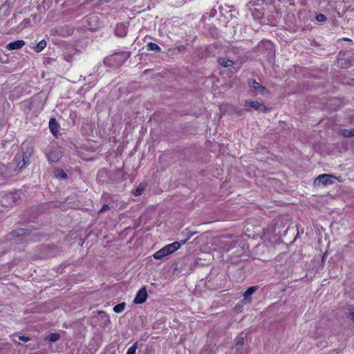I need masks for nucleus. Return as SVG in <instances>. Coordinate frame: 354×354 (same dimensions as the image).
I'll list each match as a JSON object with an SVG mask.
<instances>
[{
    "instance_id": "obj_1",
    "label": "nucleus",
    "mask_w": 354,
    "mask_h": 354,
    "mask_svg": "<svg viewBox=\"0 0 354 354\" xmlns=\"http://www.w3.org/2000/svg\"><path fill=\"white\" fill-rule=\"evenodd\" d=\"M180 247V244L179 242L176 241L172 243L168 244L159 250L158 251L156 252L153 254V258L155 259H160L173 252L178 250Z\"/></svg>"
},
{
    "instance_id": "obj_2",
    "label": "nucleus",
    "mask_w": 354,
    "mask_h": 354,
    "mask_svg": "<svg viewBox=\"0 0 354 354\" xmlns=\"http://www.w3.org/2000/svg\"><path fill=\"white\" fill-rule=\"evenodd\" d=\"M337 178L331 174H321L315 180V184L317 185H323L324 186L334 183Z\"/></svg>"
},
{
    "instance_id": "obj_3",
    "label": "nucleus",
    "mask_w": 354,
    "mask_h": 354,
    "mask_svg": "<svg viewBox=\"0 0 354 354\" xmlns=\"http://www.w3.org/2000/svg\"><path fill=\"white\" fill-rule=\"evenodd\" d=\"M248 85L251 88H253L257 93L261 95H267L269 93L268 90L263 86H261L259 82L254 80H249Z\"/></svg>"
},
{
    "instance_id": "obj_4",
    "label": "nucleus",
    "mask_w": 354,
    "mask_h": 354,
    "mask_svg": "<svg viewBox=\"0 0 354 354\" xmlns=\"http://www.w3.org/2000/svg\"><path fill=\"white\" fill-rule=\"evenodd\" d=\"M245 104L246 106H249L250 107L257 111H260L263 112H266L268 111L267 107L263 104L257 101L246 100Z\"/></svg>"
},
{
    "instance_id": "obj_5",
    "label": "nucleus",
    "mask_w": 354,
    "mask_h": 354,
    "mask_svg": "<svg viewBox=\"0 0 354 354\" xmlns=\"http://www.w3.org/2000/svg\"><path fill=\"white\" fill-rule=\"evenodd\" d=\"M147 298V292L145 287L142 288L140 289L138 292L137 293L136 297L134 298V303L135 304H142L144 303Z\"/></svg>"
},
{
    "instance_id": "obj_6",
    "label": "nucleus",
    "mask_w": 354,
    "mask_h": 354,
    "mask_svg": "<svg viewBox=\"0 0 354 354\" xmlns=\"http://www.w3.org/2000/svg\"><path fill=\"white\" fill-rule=\"evenodd\" d=\"M24 45L25 41L24 40H17L8 44L6 48L9 50H16L22 48Z\"/></svg>"
},
{
    "instance_id": "obj_7",
    "label": "nucleus",
    "mask_w": 354,
    "mask_h": 354,
    "mask_svg": "<svg viewBox=\"0 0 354 354\" xmlns=\"http://www.w3.org/2000/svg\"><path fill=\"white\" fill-rule=\"evenodd\" d=\"M62 158V153L59 151H52L48 154V159L50 162H56Z\"/></svg>"
},
{
    "instance_id": "obj_8",
    "label": "nucleus",
    "mask_w": 354,
    "mask_h": 354,
    "mask_svg": "<svg viewBox=\"0 0 354 354\" xmlns=\"http://www.w3.org/2000/svg\"><path fill=\"white\" fill-rule=\"evenodd\" d=\"M257 290V286H251L243 294V301L245 303L250 302L251 301L250 296Z\"/></svg>"
},
{
    "instance_id": "obj_9",
    "label": "nucleus",
    "mask_w": 354,
    "mask_h": 354,
    "mask_svg": "<svg viewBox=\"0 0 354 354\" xmlns=\"http://www.w3.org/2000/svg\"><path fill=\"white\" fill-rule=\"evenodd\" d=\"M49 129L53 135L58 131V123L55 118H51L49 121Z\"/></svg>"
},
{
    "instance_id": "obj_10",
    "label": "nucleus",
    "mask_w": 354,
    "mask_h": 354,
    "mask_svg": "<svg viewBox=\"0 0 354 354\" xmlns=\"http://www.w3.org/2000/svg\"><path fill=\"white\" fill-rule=\"evenodd\" d=\"M115 34L120 37H123L127 34L126 26L123 24H118L115 28Z\"/></svg>"
},
{
    "instance_id": "obj_11",
    "label": "nucleus",
    "mask_w": 354,
    "mask_h": 354,
    "mask_svg": "<svg viewBox=\"0 0 354 354\" xmlns=\"http://www.w3.org/2000/svg\"><path fill=\"white\" fill-rule=\"evenodd\" d=\"M218 62L220 65L224 67H230L232 66L233 62L225 57H221L218 59Z\"/></svg>"
},
{
    "instance_id": "obj_12",
    "label": "nucleus",
    "mask_w": 354,
    "mask_h": 354,
    "mask_svg": "<svg viewBox=\"0 0 354 354\" xmlns=\"http://www.w3.org/2000/svg\"><path fill=\"white\" fill-rule=\"evenodd\" d=\"M146 187V183H140L138 187L135 189V191L133 192V195L135 196H138L142 194L143 191L145 190Z\"/></svg>"
},
{
    "instance_id": "obj_13",
    "label": "nucleus",
    "mask_w": 354,
    "mask_h": 354,
    "mask_svg": "<svg viewBox=\"0 0 354 354\" xmlns=\"http://www.w3.org/2000/svg\"><path fill=\"white\" fill-rule=\"evenodd\" d=\"M59 334L57 333H50L46 337V339H48L50 342H55L59 339Z\"/></svg>"
},
{
    "instance_id": "obj_14",
    "label": "nucleus",
    "mask_w": 354,
    "mask_h": 354,
    "mask_svg": "<svg viewBox=\"0 0 354 354\" xmlns=\"http://www.w3.org/2000/svg\"><path fill=\"white\" fill-rule=\"evenodd\" d=\"M46 46V41L45 40H41L35 48V50L37 53L41 52Z\"/></svg>"
},
{
    "instance_id": "obj_15",
    "label": "nucleus",
    "mask_w": 354,
    "mask_h": 354,
    "mask_svg": "<svg viewBox=\"0 0 354 354\" xmlns=\"http://www.w3.org/2000/svg\"><path fill=\"white\" fill-rule=\"evenodd\" d=\"M147 50L151 51L158 52L160 50V48L158 44L153 42H149L147 44Z\"/></svg>"
},
{
    "instance_id": "obj_16",
    "label": "nucleus",
    "mask_w": 354,
    "mask_h": 354,
    "mask_svg": "<svg viewBox=\"0 0 354 354\" xmlns=\"http://www.w3.org/2000/svg\"><path fill=\"white\" fill-rule=\"evenodd\" d=\"M54 176L56 177V178H64V179H66L67 178V174L66 173L62 170V169H57L54 171Z\"/></svg>"
},
{
    "instance_id": "obj_17",
    "label": "nucleus",
    "mask_w": 354,
    "mask_h": 354,
    "mask_svg": "<svg viewBox=\"0 0 354 354\" xmlns=\"http://www.w3.org/2000/svg\"><path fill=\"white\" fill-rule=\"evenodd\" d=\"M125 308V303H120L114 306L113 310L115 313H119L122 312Z\"/></svg>"
},
{
    "instance_id": "obj_18",
    "label": "nucleus",
    "mask_w": 354,
    "mask_h": 354,
    "mask_svg": "<svg viewBox=\"0 0 354 354\" xmlns=\"http://www.w3.org/2000/svg\"><path fill=\"white\" fill-rule=\"evenodd\" d=\"M138 347V343H134L129 349L127 350V354H135L136 351Z\"/></svg>"
},
{
    "instance_id": "obj_19",
    "label": "nucleus",
    "mask_w": 354,
    "mask_h": 354,
    "mask_svg": "<svg viewBox=\"0 0 354 354\" xmlns=\"http://www.w3.org/2000/svg\"><path fill=\"white\" fill-rule=\"evenodd\" d=\"M340 133L344 137H351V129H342Z\"/></svg>"
},
{
    "instance_id": "obj_20",
    "label": "nucleus",
    "mask_w": 354,
    "mask_h": 354,
    "mask_svg": "<svg viewBox=\"0 0 354 354\" xmlns=\"http://www.w3.org/2000/svg\"><path fill=\"white\" fill-rule=\"evenodd\" d=\"M243 337H238L236 338V346H241L243 344Z\"/></svg>"
},
{
    "instance_id": "obj_21",
    "label": "nucleus",
    "mask_w": 354,
    "mask_h": 354,
    "mask_svg": "<svg viewBox=\"0 0 354 354\" xmlns=\"http://www.w3.org/2000/svg\"><path fill=\"white\" fill-rule=\"evenodd\" d=\"M316 19H317V20L318 21H326V18L325 15H322V14H319V15H318L317 16Z\"/></svg>"
},
{
    "instance_id": "obj_22",
    "label": "nucleus",
    "mask_w": 354,
    "mask_h": 354,
    "mask_svg": "<svg viewBox=\"0 0 354 354\" xmlns=\"http://www.w3.org/2000/svg\"><path fill=\"white\" fill-rule=\"evenodd\" d=\"M26 165L25 158H23L22 161L19 162L17 165V167L21 169Z\"/></svg>"
},
{
    "instance_id": "obj_23",
    "label": "nucleus",
    "mask_w": 354,
    "mask_h": 354,
    "mask_svg": "<svg viewBox=\"0 0 354 354\" xmlns=\"http://www.w3.org/2000/svg\"><path fill=\"white\" fill-rule=\"evenodd\" d=\"M19 339L24 341V342H28L29 340V338L24 337V336H19Z\"/></svg>"
},
{
    "instance_id": "obj_24",
    "label": "nucleus",
    "mask_w": 354,
    "mask_h": 354,
    "mask_svg": "<svg viewBox=\"0 0 354 354\" xmlns=\"http://www.w3.org/2000/svg\"><path fill=\"white\" fill-rule=\"evenodd\" d=\"M108 209H109V206L107 205H103V207L100 209V212H104V211H105V210H106Z\"/></svg>"
},
{
    "instance_id": "obj_25",
    "label": "nucleus",
    "mask_w": 354,
    "mask_h": 354,
    "mask_svg": "<svg viewBox=\"0 0 354 354\" xmlns=\"http://www.w3.org/2000/svg\"><path fill=\"white\" fill-rule=\"evenodd\" d=\"M349 315L351 319L354 322V310H351Z\"/></svg>"
},
{
    "instance_id": "obj_26",
    "label": "nucleus",
    "mask_w": 354,
    "mask_h": 354,
    "mask_svg": "<svg viewBox=\"0 0 354 354\" xmlns=\"http://www.w3.org/2000/svg\"><path fill=\"white\" fill-rule=\"evenodd\" d=\"M24 234V230H20V232L17 234V236L22 235Z\"/></svg>"
},
{
    "instance_id": "obj_27",
    "label": "nucleus",
    "mask_w": 354,
    "mask_h": 354,
    "mask_svg": "<svg viewBox=\"0 0 354 354\" xmlns=\"http://www.w3.org/2000/svg\"><path fill=\"white\" fill-rule=\"evenodd\" d=\"M351 136L354 137V128L351 129Z\"/></svg>"
}]
</instances>
